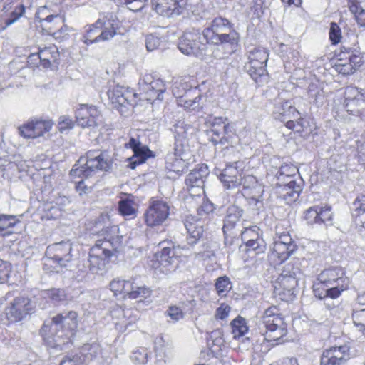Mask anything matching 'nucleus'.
I'll use <instances>...</instances> for the list:
<instances>
[{
	"label": "nucleus",
	"mask_w": 365,
	"mask_h": 365,
	"mask_svg": "<svg viewBox=\"0 0 365 365\" xmlns=\"http://www.w3.org/2000/svg\"><path fill=\"white\" fill-rule=\"evenodd\" d=\"M25 13V7L23 4L16 6L14 10L10 14L9 17L6 20L5 24L6 26L11 25L17 21Z\"/></svg>",
	"instance_id": "nucleus-57"
},
{
	"label": "nucleus",
	"mask_w": 365,
	"mask_h": 365,
	"mask_svg": "<svg viewBox=\"0 0 365 365\" xmlns=\"http://www.w3.org/2000/svg\"><path fill=\"white\" fill-rule=\"evenodd\" d=\"M190 155L186 138L175 137L173 156L167 160L166 168L177 175L186 173L188 170Z\"/></svg>",
	"instance_id": "nucleus-13"
},
{
	"label": "nucleus",
	"mask_w": 365,
	"mask_h": 365,
	"mask_svg": "<svg viewBox=\"0 0 365 365\" xmlns=\"http://www.w3.org/2000/svg\"><path fill=\"white\" fill-rule=\"evenodd\" d=\"M302 218L310 226L327 225L332 223L334 213L331 205H314L303 212Z\"/></svg>",
	"instance_id": "nucleus-22"
},
{
	"label": "nucleus",
	"mask_w": 365,
	"mask_h": 365,
	"mask_svg": "<svg viewBox=\"0 0 365 365\" xmlns=\"http://www.w3.org/2000/svg\"><path fill=\"white\" fill-rule=\"evenodd\" d=\"M302 190V182L289 180L286 182H277L274 185V192L277 198L291 205L299 199Z\"/></svg>",
	"instance_id": "nucleus-25"
},
{
	"label": "nucleus",
	"mask_w": 365,
	"mask_h": 365,
	"mask_svg": "<svg viewBox=\"0 0 365 365\" xmlns=\"http://www.w3.org/2000/svg\"><path fill=\"white\" fill-rule=\"evenodd\" d=\"M165 91L166 87L163 81L160 78H154L152 76L147 77L142 99L150 103L156 100H162L163 94Z\"/></svg>",
	"instance_id": "nucleus-34"
},
{
	"label": "nucleus",
	"mask_w": 365,
	"mask_h": 365,
	"mask_svg": "<svg viewBox=\"0 0 365 365\" xmlns=\"http://www.w3.org/2000/svg\"><path fill=\"white\" fill-rule=\"evenodd\" d=\"M81 180L79 181L76 182L75 189L76 192L79 193V195H82L83 194H86L88 191V187L85 185L84 179L85 178H80Z\"/></svg>",
	"instance_id": "nucleus-62"
},
{
	"label": "nucleus",
	"mask_w": 365,
	"mask_h": 365,
	"mask_svg": "<svg viewBox=\"0 0 365 365\" xmlns=\"http://www.w3.org/2000/svg\"><path fill=\"white\" fill-rule=\"evenodd\" d=\"M241 237L243 243L240 249L245 261L265 253L267 243L259 227L254 225L245 227L241 233Z\"/></svg>",
	"instance_id": "nucleus-10"
},
{
	"label": "nucleus",
	"mask_w": 365,
	"mask_h": 365,
	"mask_svg": "<svg viewBox=\"0 0 365 365\" xmlns=\"http://www.w3.org/2000/svg\"><path fill=\"white\" fill-rule=\"evenodd\" d=\"M347 6L351 14H354L358 24L365 26V10L361 6L359 0H347Z\"/></svg>",
	"instance_id": "nucleus-45"
},
{
	"label": "nucleus",
	"mask_w": 365,
	"mask_h": 365,
	"mask_svg": "<svg viewBox=\"0 0 365 365\" xmlns=\"http://www.w3.org/2000/svg\"><path fill=\"white\" fill-rule=\"evenodd\" d=\"M185 226L188 233V240L192 244L196 243L204 232L202 222L193 216H187L185 220Z\"/></svg>",
	"instance_id": "nucleus-36"
},
{
	"label": "nucleus",
	"mask_w": 365,
	"mask_h": 365,
	"mask_svg": "<svg viewBox=\"0 0 365 365\" xmlns=\"http://www.w3.org/2000/svg\"><path fill=\"white\" fill-rule=\"evenodd\" d=\"M277 118L284 123V126L294 134L306 138L314 129V124L310 118L303 117L293 106H282Z\"/></svg>",
	"instance_id": "nucleus-9"
},
{
	"label": "nucleus",
	"mask_w": 365,
	"mask_h": 365,
	"mask_svg": "<svg viewBox=\"0 0 365 365\" xmlns=\"http://www.w3.org/2000/svg\"><path fill=\"white\" fill-rule=\"evenodd\" d=\"M101 115L98 107L89 104H81L75 112L76 122L82 128L96 126Z\"/></svg>",
	"instance_id": "nucleus-28"
},
{
	"label": "nucleus",
	"mask_w": 365,
	"mask_h": 365,
	"mask_svg": "<svg viewBox=\"0 0 365 365\" xmlns=\"http://www.w3.org/2000/svg\"><path fill=\"white\" fill-rule=\"evenodd\" d=\"M343 106L350 114H360L363 107L365 106V91L355 86L346 87L344 92Z\"/></svg>",
	"instance_id": "nucleus-26"
},
{
	"label": "nucleus",
	"mask_w": 365,
	"mask_h": 365,
	"mask_svg": "<svg viewBox=\"0 0 365 365\" xmlns=\"http://www.w3.org/2000/svg\"><path fill=\"white\" fill-rule=\"evenodd\" d=\"M201 182L202 180L198 172L192 171L188 174L185 179V184L189 188V194L187 196V199H188L189 196L191 198H193L194 196L201 198L202 194L204 192L202 188L199 185V182Z\"/></svg>",
	"instance_id": "nucleus-38"
},
{
	"label": "nucleus",
	"mask_w": 365,
	"mask_h": 365,
	"mask_svg": "<svg viewBox=\"0 0 365 365\" xmlns=\"http://www.w3.org/2000/svg\"><path fill=\"white\" fill-rule=\"evenodd\" d=\"M329 37L332 45H337L342 38L341 30L336 22H331L329 32Z\"/></svg>",
	"instance_id": "nucleus-53"
},
{
	"label": "nucleus",
	"mask_w": 365,
	"mask_h": 365,
	"mask_svg": "<svg viewBox=\"0 0 365 365\" xmlns=\"http://www.w3.org/2000/svg\"><path fill=\"white\" fill-rule=\"evenodd\" d=\"M152 292V289L149 287L145 284H140L135 291L131 292V294L128 295V299H138L140 302H144L150 298Z\"/></svg>",
	"instance_id": "nucleus-49"
},
{
	"label": "nucleus",
	"mask_w": 365,
	"mask_h": 365,
	"mask_svg": "<svg viewBox=\"0 0 365 365\" xmlns=\"http://www.w3.org/2000/svg\"><path fill=\"white\" fill-rule=\"evenodd\" d=\"M242 212L243 210L235 205H230L227 208L222 227V231L226 240L229 237L232 238L236 236L235 226L242 217Z\"/></svg>",
	"instance_id": "nucleus-35"
},
{
	"label": "nucleus",
	"mask_w": 365,
	"mask_h": 365,
	"mask_svg": "<svg viewBox=\"0 0 365 365\" xmlns=\"http://www.w3.org/2000/svg\"><path fill=\"white\" fill-rule=\"evenodd\" d=\"M269 56V51L261 47L255 48L247 53V61L244 68L255 82L268 76L267 63Z\"/></svg>",
	"instance_id": "nucleus-12"
},
{
	"label": "nucleus",
	"mask_w": 365,
	"mask_h": 365,
	"mask_svg": "<svg viewBox=\"0 0 365 365\" xmlns=\"http://www.w3.org/2000/svg\"><path fill=\"white\" fill-rule=\"evenodd\" d=\"M241 185V193L250 202L257 203L262 200L264 192V186L255 176L244 175Z\"/></svg>",
	"instance_id": "nucleus-27"
},
{
	"label": "nucleus",
	"mask_w": 365,
	"mask_h": 365,
	"mask_svg": "<svg viewBox=\"0 0 365 365\" xmlns=\"http://www.w3.org/2000/svg\"><path fill=\"white\" fill-rule=\"evenodd\" d=\"M118 210L120 215L127 217L134 218L137 215V209L135 206V202L131 199H123L118 203Z\"/></svg>",
	"instance_id": "nucleus-43"
},
{
	"label": "nucleus",
	"mask_w": 365,
	"mask_h": 365,
	"mask_svg": "<svg viewBox=\"0 0 365 365\" xmlns=\"http://www.w3.org/2000/svg\"><path fill=\"white\" fill-rule=\"evenodd\" d=\"M261 320L265 329L262 335L267 341L279 344L287 336V324L278 306L271 305L267 308Z\"/></svg>",
	"instance_id": "nucleus-7"
},
{
	"label": "nucleus",
	"mask_w": 365,
	"mask_h": 365,
	"mask_svg": "<svg viewBox=\"0 0 365 365\" xmlns=\"http://www.w3.org/2000/svg\"><path fill=\"white\" fill-rule=\"evenodd\" d=\"M202 202L197 210L198 216L200 218H205L214 210L213 204L202 195Z\"/></svg>",
	"instance_id": "nucleus-54"
},
{
	"label": "nucleus",
	"mask_w": 365,
	"mask_h": 365,
	"mask_svg": "<svg viewBox=\"0 0 365 365\" xmlns=\"http://www.w3.org/2000/svg\"><path fill=\"white\" fill-rule=\"evenodd\" d=\"M54 122L48 118H34L18 127L20 136L25 139H36L49 133Z\"/></svg>",
	"instance_id": "nucleus-21"
},
{
	"label": "nucleus",
	"mask_w": 365,
	"mask_h": 365,
	"mask_svg": "<svg viewBox=\"0 0 365 365\" xmlns=\"http://www.w3.org/2000/svg\"><path fill=\"white\" fill-rule=\"evenodd\" d=\"M79 161H84L83 165H75L70 172V175L77 178H88L98 172H108L114 163L113 157L108 150H91L81 156Z\"/></svg>",
	"instance_id": "nucleus-6"
},
{
	"label": "nucleus",
	"mask_w": 365,
	"mask_h": 365,
	"mask_svg": "<svg viewBox=\"0 0 365 365\" xmlns=\"http://www.w3.org/2000/svg\"><path fill=\"white\" fill-rule=\"evenodd\" d=\"M31 299L24 295L18 296L6 307L3 317L8 325L24 319L33 311Z\"/></svg>",
	"instance_id": "nucleus-16"
},
{
	"label": "nucleus",
	"mask_w": 365,
	"mask_h": 365,
	"mask_svg": "<svg viewBox=\"0 0 365 365\" xmlns=\"http://www.w3.org/2000/svg\"><path fill=\"white\" fill-rule=\"evenodd\" d=\"M195 80L191 77H185L180 81H176L172 86V92L176 98V101L180 99L181 96L186 95L187 92L192 91L197 85L194 83Z\"/></svg>",
	"instance_id": "nucleus-37"
},
{
	"label": "nucleus",
	"mask_w": 365,
	"mask_h": 365,
	"mask_svg": "<svg viewBox=\"0 0 365 365\" xmlns=\"http://www.w3.org/2000/svg\"><path fill=\"white\" fill-rule=\"evenodd\" d=\"M243 170L234 165H227L219 175V179L226 189H234L241 185L244 179Z\"/></svg>",
	"instance_id": "nucleus-32"
},
{
	"label": "nucleus",
	"mask_w": 365,
	"mask_h": 365,
	"mask_svg": "<svg viewBox=\"0 0 365 365\" xmlns=\"http://www.w3.org/2000/svg\"><path fill=\"white\" fill-rule=\"evenodd\" d=\"M61 53L58 47L49 44L43 47H38L37 51L31 53L26 59L29 68L33 69H53L60 63Z\"/></svg>",
	"instance_id": "nucleus-11"
},
{
	"label": "nucleus",
	"mask_w": 365,
	"mask_h": 365,
	"mask_svg": "<svg viewBox=\"0 0 365 365\" xmlns=\"http://www.w3.org/2000/svg\"><path fill=\"white\" fill-rule=\"evenodd\" d=\"M299 170L297 166L292 164H284L279 168L277 174L278 182H286L289 180H297V182H302L299 178L297 174Z\"/></svg>",
	"instance_id": "nucleus-40"
},
{
	"label": "nucleus",
	"mask_w": 365,
	"mask_h": 365,
	"mask_svg": "<svg viewBox=\"0 0 365 365\" xmlns=\"http://www.w3.org/2000/svg\"><path fill=\"white\" fill-rule=\"evenodd\" d=\"M18 221L15 216L0 215V235L3 236L10 235L12 232L9 230L13 228Z\"/></svg>",
	"instance_id": "nucleus-48"
},
{
	"label": "nucleus",
	"mask_w": 365,
	"mask_h": 365,
	"mask_svg": "<svg viewBox=\"0 0 365 365\" xmlns=\"http://www.w3.org/2000/svg\"><path fill=\"white\" fill-rule=\"evenodd\" d=\"M151 4L153 9L158 14L170 17L183 12L187 0H151Z\"/></svg>",
	"instance_id": "nucleus-29"
},
{
	"label": "nucleus",
	"mask_w": 365,
	"mask_h": 365,
	"mask_svg": "<svg viewBox=\"0 0 365 365\" xmlns=\"http://www.w3.org/2000/svg\"><path fill=\"white\" fill-rule=\"evenodd\" d=\"M59 365H79L78 356H66L61 360Z\"/></svg>",
	"instance_id": "nucleus-63"
},
{
	"label": "nucleus",
	"mask_w": 365,
	"mask_h": 365,
	"mask_svg": "<svg viewBox=\"0 0 365 365\" xmlns=\"http://www.w3.org/2000/svg\"><path fill=\"white\" fill-rule=\"evenodd\" d=\"M351 279L347 275L345 268L332 266L323 269L312 285L313 294L317 299H336L344 292L350 289Z\"/></svg>",
	"instance_id": "nucleus-3"
},
{
	"label": "nucleus",
	"mask_w": 365,
	"mask_h": 365,
	"mask_svg": "<svg viewBox=\"0 0 365 365\" xmlns=\"http://www.w3.org/2000/svg\"><path fill=\"white\" fill-rule=\"evenodd\" d=\"M215 287L220 297H226L232 288L231 282L227 276L218 277L216 279Z\"/></svg>",
	"instance_id": "nucleus-50"
},
{
	"label": "nucleus",
	"mask_w": 365,
	"mask_h": 365,
	"mask_svg": "<svg viewBox=\"0 0 365 365\" xmlns=\"http://www.w3.org/2000/svg\"><path fill=\"white\" fill-rule=\"evenodd\" d=\"M269 365H299V364L295 357H285Z\"/></svg>",
	"instance_id": "nucleus-61"
},
{
	"label": "nucleus",
	"mask_w": 365,
	"mask_h": 365,
	"mask_svg": "<svg viewBox=\"0 0 365 365\" xmlns=\"http://www.w3.org/2000/svg\"><path fill=\"white\" fill-rule=\"evenodd\" d=\"M170 215V206L163 200L152 197L143 213L145 225L150 228L162 225Z\"/></svg>",
	"instance_id": "nucleus-18"
},
{
	"label": "nucleus",
	"mask_w": 365,
	"mask_h": 365,
	"mask_svg": "<svg viewBox=\"0 0 365 365\" xmlns=\"http://www.w3.org/2000/svg\"><path fill=\"white\" fill-rule=\"evenodd\" d=\"M64 22V18L62 16L51 14L46 6L39 7L35 14L36 26L45 34L53 36L61 31Z\"/></svg>",
	"instance_id": "nucleus-17"
},
{
	"label": "nucleus",
	"mask_w": 365,
	"mask_h": 365,
	"mask_svg": "<svg viewBox=\"0 0 365 365\" xmlns=\"http://www.w3.org/2000/svg\"><path fill=\"white\" fill-rule=\"evenodd\" d=\"M331 69L339 76L349 77L359 71L365 61L361 52L352 47L341 46L327 57Z\"/></svg>",
	"instance_id": "nucleus-5"
},
{
	"label": "nucleus",
	"mask_w": 365,
	"mask_h": 365,
	"mask_svg": "<svg viewBox=\"0 0 365 365\" xmlns=\"http://www.w3.org/2000/svg\"><path fill=\"white\" fill-rule=\"evenodd\" d=\"M145 1L146 0H137V5L129 6L128 9L133 11H138L144 7Z\"/></svg>",
	"instance_id": "nucleus-64"
},
{
	"label": "nucleus",
	"mask_w": 365,
	"mask_h": 365,
	"mask_svg": "<svg viewBox=\"0 0 365 365\" xmlns=\"http://www.w3.org/2000/svg\"><path fill=\"white\" fill-rule=\"evenodd\" d=\"M231 308L228 304L222 303L216 309L215 317L217 319H225L228 317Z\"/></svg>",
	"instance_id": "nucleus-59"
},
{
	"label": "nucleus",
	"mask_w": 365,
	"mask_h": 365,
	"mask_svg": "<svg viewBox=\"0 0 365 365\" xmlns=\"http://www.w3.org/2000/svg\"><path fill=\"white\" fill-rule=\"evenodd\" d=\"M108 96L112 106L121 113L128 106H135L140 99L134 89L119 85L110 88Z\"/></svg>",
	"instance_id": "nucleus-19"
},
{
	"label": "nucleus",
	"mask_w": 365,
	"mask_h": 365,
	"mask_svg": "<svg viewBox=\"0 0 365 365\" xmlns=\"http://www.w3.org/2000/svg\"><path fill=\"white\" fill-rule=\"evenodd\" d=\"M103 41H105V39L102 36L98 26L96 25V22L88 26L83 35V41L88 45Z\"/></svg>",
	"instance_id": "nucleus-46"
},
{
	"label": "nucleus",
	"mask_w": 365,
	"mask_h": 365,
	"mask_svg": "<svg viewBox=\"0 0 365 365\" xmlns=\"http://www.w3.org/2000/svg\"><path fill=\"white\" fill-rule=\"evenodd\" d=\"M148 51H153L160 46V39L153 35L148 36L145 40Z\"/></svg>",
	"instance_id": "nucleus-60"
},
{
	"label": "nucleus",
	"mask_w": 365,
	"mask_h": 365,
	"mask_svg": "<svg viewBox=\"0 0 365 365\" xmlns=\"http://www.w3.org/2000/svg\"><path fill=\"white\" fill-rule=\"evenodd\" d=\"M351 359V348L347 344L334 345L322 351L319 365H346Z\"/></svg>",
	"instance_id": "nucleus-23"
},
{
	"label": "nucleus",
	"mask_w": 365,
	"mask_h": 365,
	"mask_svg": "<svg viewBox=\"0 0 365 365\" xmlns=\"http://www.w3.org/2000/svg\"><path fill=\"white\" fill-rule=\"evenodd\" d=\"M96 25L98 26L103 38L107 41L116 34L120 26V21L114 13L108 12L101 15L96 21Z\"/></svg>",
	"instance_id": "nucleus-31"
},
{
	"label": "nucleus",
	"mask_w": 365,
	"mask_h": 365,
	"mask_svg": "<svg viewBox=\"0 0 365 365\" xmlns=\"http://www.w3.org/2000/svg\"><path fill=\"white\" fill-rule=\"evenodd\" d=\"M73 260L72 245L62 241L49 245L46 250L43 269L47 274L58 272Z\"/></svg>",
	"instance_id": "nucleus-8"
},
{
	"label": "nucleus",
	"mask_w": 365,
	"mask_h": 365,
	"mask_svg": "<svg viewBox=\"0 0 365 365\" xmlns=\"http://www.w3.org/2000/svg\"><path fill=\"white\" fill-rule=\"evenodd\" d=\"M12 265L10 262L0 259V284L8 282L12 273Z\"/></svg>",
	"instance_id": "nucleus-52"
},
{
	"label": "nucleus",
	"mask_w": 365,
	"mask_h": 365,
	"mask_svg": "<svg viewBox=\"0 0 365 365\" xmlns=\"http://www.w3.org/2000/svg\"><path fill=\"white\" fill-rule=\"evenodd\" d=\"M357 302L361 306H365V292L358 296ZM351 317L354 326L365 336V308L354 311Z\"/></svg>",
	"instance_id": "nucleus-39"
},
{
	"label": "nucleus",
	"mask_w": 365,
	"mask_h": 365,
	"mask_svg": "<svg viewBox=\"0 0 365 365\" xmlns=\"http://www.w3.org/2000/svg\"><path fill=\"white\" fill-rule=\"evenodd\" d=\"M267 9L265 0H253V4L250 8L252 13V19H260L264 15Z\"/></svg>",
	"instance_id": "nucleus-55"
},
{
	"label": "nucleus",
	"mask_w": 365,
	"mask_h": 365,
	"mask_svg": "<svg viewBox=\"0 0 365 365\" xmlns=\"http://www.w3.org/2000/svg\"><path fill=\"white\" fill-rule=\"evenodd\" d=\"M297 284L295 277L291 275H280L274 284V293L283 301H289L294 296Z\"/></svg>",
	"instance_id": "nucleus-30"
},
{
	"label": "nucleus",
	"mask_w": 365,
	"mask_h": 365,
	"mask_svg": "<svg viewBox=\"0 0 365 365\" xmlns=\"http://www.w3.org/2000/svg\"><path fill=\"white\" fill-rule=\"evenodd\" d=\"M73 126L74 122L73 121V120L66 116L61 117L58 123V130L61 133H63L64 131L68 130L73 128Z\"/></svg>",
	"instance_id": "nucleus-58"
},
{
	"label": "nucleus",
	"mask_w": 365,
	"mask_h": 365,
	"mask_svg": "<svg viewBox=\"0 0 365 365\" xmlns=\"http://www.w3.org/2000/svg\"><path fill=\"white\" fill-rule=\"evenodd\" d=\"M207 134L211 142L215 144H229L235 136V130L227 118L214 117L207 120Z\"/></svg>",
	"instance_id": "nucleus-15"
},
{
	"label": "nucleus",
	"mask_w": 365,
	"mask_h": 365,
	"mask_svg": "<svg viewBox=\"0 0 365 365\" xmlns=\"http://www.w3.org/2000/svg\"><path fill=\"white\" fill-rule=\"evenodd\" d=\"M207 45L227 47L232 54L240 47V35L229 19L219 16L202 31L195 29L185 31L179 38L178 47L186 56L198 57L203 55Z\"/></svg>",
	"instance_id": "nucleus-1"
},
{
	"label": "nucleus",
	"mask_w": 365,
	"mask_h": 365,
	"mask_svg": "<svg viewBox=\"0 0 365 365\" xmlns=\"http://www.w3.org/2000/svg\"><path fill=\"white\" fill-rule=\"evenodd\" d=\"M99 238L90 248L88 268L93 274H99L107 269L108 265L117 260L123 245V237L118 225H112L101 229Z\"/></svg>",
	"instance_id": "nucleus-2"
},
{
	"label": "nucleus",
	"mask_w": 365,
	"mask_h": 365,
	"mask_svg": "<svg viewBox=\"0 0 365 365\" xmlns=\"http://www.w3.org/2000/svg\"><path fill=\"white\" fill-rule=\"evenodd\" d=\"M165 315L173 322H178L184 317V312L181 307L177 305H171L168 307Z\"/></svg>",
	"instance_id": "nucleus-56"
},
{
	"label": "nucleus",
	"mask_w": 365,
	"mask_h": 365,
	"mask_svg": "<svg viewBox=\"0 0 365 365\" xmlns=\"http://www.w3.org/2000/svg\"><path fill=\"white\" fill-rule=\"evenodd\" d=\"M233 338L238 339L245 336L249 330L247 322L245 318L237 316L230 323Z\"/></svg>",
	"instance_id": "nucleus-42"
},
{
	"label": "nucleus",
	"mask_w": 365,
	"mask_h": 365,
	"mask_svg": "<svg viewBox=\"0 0 365 365\" xmlns=\"http://www.w3.org/2000/svg\"><path fill=\"white\" fill-rule=\"evenodd\" d=\"M125 147L131 149L133 154L128 160V168L134 170L137 166L145 163L148 159L154 158L155 155L147 145H143L139 140L130 138Z\"/></svg>",
	"instance_id": "nucleus-24"
},
{
	"label": "nucleus",
	"mask_w": 365,
	"mask_h": 365,
	"mask_svg": "<svg viewBox=\"0 0 365 365\" xmlns=\"http://www.w3.org/2000/svg\"><path fill=\"white\" fill-rule=\"evenodd\" d=\"M51 323L56 327L51 331L50 325L46 323L40 329L43 341L52 348L71 343L78 332V314L75 311L59 313L51 318Z\"/></svg>",
	"instance_id": "nucleus-4"
},
{
	"label": "nucleus",
	"mask_w": 365,
	"mask_h": 365,
	"mask_svg": "<svg viewBox=\"0 0 365 365\" xmlns=\"http://www.w3.org/2000/svg\"><path fill=\"white\" fill-rule=\"evenodd\" d=\"M180 256L175 247H165L155 253L150 260V267L156 272L168 274L175 272L179 266Z\"/></svg>",
	"instance_id": "nucleus-14"
},
{
	"label": "nucleus",
	"mask_w": 365,
	"mask_h": 365,
	"mask_svg": "<svg viewBox=\"0 0 365 365\" xmlns=\"http://www.w3.org/2000/svg\"><path fill=\"white\" fill-rule=\"evenodd\" d=\"M66 293L63 289L51 288L45 290V298L52 302H59L66 299Z\"/></svg>",
	"instance_id": "nucleus-51"
},
{
	"label": "nucleus",
	"mask_w": 365,
	"mask_h": 365,
	"mask_svg": "<svg viewBox=\"0 0 365 365\" xmlns=\"http://www.w3.org/2000/svg\"><path fill=\"white\" fill-rule=\"evenodd\" d=\"M109 287L114 296H120L123 299H128L130 279H114L110 282Z\"/></svg>",
	"instance_id": "nucleus-41"
},
{
	"label": "nucleus",
	"mask_w": 365,
	"mask_h": 365,
	"mask_svg": "<svg viewBox=\"0 0 365 365\" xmlns=\"http://www.w3.org/2000/svg\"><path fill=\"white\" fill-rule=\"evenodd\" d=\"M352 215L356 220L359 221L365 218V192L356 195L353 202Z\"/></svg>",
	"instance_id": "nucleus-47"
},
{
	"label": "nucleus",
	"mask_w": 365,
	"mask_h": 365,
	"mask_svg": "<svg viewBox=\"0 0 365 365\" xmlns=\"http://www.w3.org/2000/svg\"><path fill=\"white\" fill-rule=\"evenodd\" d=\"M202 97L203 96L198 87H195L192 91L187 92L184 96H181L177 101V104L186 111L199 113L204 108V104L202 103Z\"/></svg>",
	"instance_id": "nucleus-33"
},
{
	"label": "nucleus",
	"mask_w": 365,
	"mask_h": 365,
	"mask_svg": "<svg viewBox=\"0 0 365 365\" xmlns=\"http://www.w3.org/2000/svg\"><path fill=\"white\" fill-rule=\"evenodd\" d=\"M297 245L288 232L279 234L273 243L270 257L276 264H282L297 250Z\"/></svg>",
	"instance_id": "nucleus-20"
},
{
	"label": "nucleus",
	"mask_w": 365,
	"mask_h": 365,
	"mask_svg": "<svg viewBox=\"0 0 365 365\" xmlns=\"http://www.w3.org/2000/svg\"><path fill=\"white\" fill-rule=\"evenodd\" d=\"M81 352L85 361H91L102 354V348L98 343L85 344L81 347Z\"/></svg>",
	"instance_id": "nucleus-44"
}]
</instances>
